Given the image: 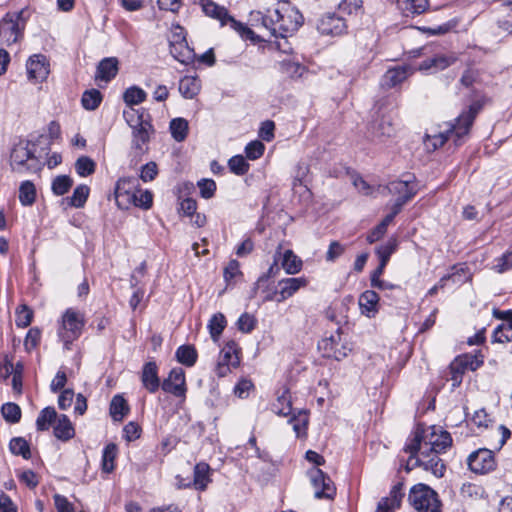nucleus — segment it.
Returning a JSON list of instances; mask_svg holds the SVG:
<instances>
[{
  "mask_svg": "<svg viewBox=\"0 0 512 512\" xmlns=\"http://www.w3.org/2000/svg\"><path fill=\"white\" fill-rule=\"evenodd\" d=\"M139 186L135 177H122L115 185L114 197L119 208L128 209L135 201V193Z\"/></svg>",
  "mask_w": 512,
  "mask_h": 512,
  "instance_id": "9",
  "label": "nucleus"
},
{
  "mask_svg": "<svg viewBox=\"0 0 512 512\" xmlns=\"http://www.w3.org/2000/svg\"><path fill=\"white\" fill-rule=\"evenodd\" d=\"M176 359L181 364L192 367L197 361V351L191 345H182L178 347L175 353Z\"/></svg>",
  "mask_w": 512,
  "mask_h": 512,
  "instance_id": "36",
  "label": "nucleus"
},
{
  "mask_svg": "<svg viewBox=\"0 0 512 512\" xmlns=\"http://www.w3.org/2000/svg\"><path fill=\"white\" fill-rule=\"evenodd\" d=\"M9 449L14 455H21L24 459H29L31 457L29 444L22 437L11 439Z\"/></svg>",
  "mask_w": 512,
  "mask_h": 512,
  "instance_id": "43",
  "label": "nucleus"
},
{
  "mask_svg": "<svg viewBox=\"0 0 512 512\" xmlns=\"http://www.w3.org/2000/svg\"><path fill=\"white\" fill-rule=\"evenodd\" d=\"M362 6V0H342L338 5V13L341 15H357Z\"/></svg>",
  "mask_w": 512,
  "mask_h": 512,
  "instance_id": "51",
  "label": "nucleus"
},
{
  "mask_svg": "<svg viewBox=\"0 0 512 512\" xmlns=\"http://www.w3.org/2000/svg\"><path fill=\"white\" fill-rule=\"evenodd\" d=\"M200 4L206 16L217 20L221 26H229L242 39L250 40L253 43L260 41L259 36L252 29L232 17L224 6L217 4L213 0H200Z\"/></svg>",
  "mask_w": 512,
  "mask_h": 512,
  "instance_id": "4",
  "label": "nucleus"
},
{
  "mask_svg": "<svg viewBox=\"0 0 512 512\" xmlns=\"http://www.w3.org/2000/svg\"><path fill=\"white\" fill-rule=\"evenodd\" d=\"M403 497V482H398L392 487L388 496L381 498L375 512H395L401 507Z\"/></svg>",
  "mask_w": 512,
  "mask_h": 512,
  "instance_id": "17",
  "label": "nucleus"
},
{
  "mask_svg": "<svg viewBox=\"0 0 512 512\" xmlns=\"http://www.w3.org/2000/svg\"><path fill=\"white\" fill-rule=\"evenodd\" d=\"M4 419L10 423H17L21 418V409L15 403H5L1 408Z\"/></svg>",
  "mask_w": 512,
  "mask_h": 512,
  "instance_id": "55",
  "label": "nucleus"
},
{
  "mask_svg": "<svg viewBox=\"0 0 512 512\" xmlns=\"http://www.w3.org/2000/svg\"><path fill=\"white\" fill-rule=\"evenodd\" d=\"M262 25L275 37L286 38L294 34L303 24V16L289 0L276 1L273 9L261 16Z\"/></svg>",
  "mask_w": 512,
  "mask_h": 512,
  "instance_id": "2",
  "label": "nucleus"
},
{
  "mask_svg": "<svg viewBox=\"0 0 512 512\" xmlns=\"http://www.w3.org/2000/svg\"><path fill=\"white\" fill-rule=\"evenodd\" d=\"M465 372L466 370L463 367H461V364H459V362L456 359H454L451 362V364L449 365V380L452 381V386L454 388L458 387L462 383L463 375Z\"/></svg>",
  "mask_w": 512,
  "mask_h": 512,
  "instance_id": "58",
  "label": "nucleus"
},
{
  "mask_svg": "<svg viewBox=\"0 0 512 512\" xmlns=\"http://www.w3.org/2000/svg\"><path fill=\"white\" fill-rule=\"evenodd\" d=\"M317 499L332 500L336 495L335 482H312Z\"/></svg>",
  "mask_w": 512,
  "mask_h": 512,
  "instance_id": "38",
  "label": "nucleus"
},
{
  "mask_svg": "<svg viewBox=\"0 0 512 512\" xmlns=\"http://www.w3.org/2000/svg\"><path fill=\"white\" fill-rule=\"evenodd\" d=\"M141 382L143 387L150 393H156L161 387L158 377V367L155 362H147L141 373Z\"/></svg>",
  "mask_w": 512,
  "mask_h": 512,
  "instance_id": "18",
  "label": "nucleus"
},
{
  "mask_svg": "<svg viewBox=\"0 0 512 512\" xmlns=\"http://www.w3.org/2000/svg\"><path fill=\"white\" fill-rule=\"evenodd\" d=\"M22 372L23 365L21 363L14 365L11 361L5 362V377L12 375V388L16 394L22 392Z\"/></svg>",
  "mask_w": 512,
  "mask_h": 512,
  "instance_id": "29",
  "label": "nucleus"
},
{
  "mask_svg": "<svg viewBox=\"0 0 512 512\" xmlns=\"http://www.w3.org/2000/svg\"><path fill=\"white\" fill-rule=\"evenodd\" d=\"M33 319V311L25 304L20 305L16 309V326L19 328L28 327Z\"/></svg>",
  "mask_w": 512,
  "mask_h": 512,
  "instance_id": "50",
  "label": "nucleus"
},
{
  "mask_svg": "<svg viewBox=\"0 0 512 512\" xmlns=\"http://www.w3.org/2000/svg\"><path fill=\"white\" fill-rule=\"evenodd\" d=\"M219 360L236 368L240 364V348L234 341L227 342L220 351Z\"/></svg>",
  "mask_w": 512,
  "mask_h": 512,
  "instance_id": "27",
  "label": "nucleus"
},
{
  "mask_svg": "<svg viewBox=\"0 0 512 512\" xmlns=\"http://www.w3.org/2000/svg\"><path fill=\"white\" fill-rule=\"evenodd\" d=\"M161 388L164 392L176 397H185L186 379L184 370L180 367L173 368L167 378L163 380Z\"/></svg>",
  "mask_w": 512,
  "mask_h": 512,
  "instance_id": "13",
  "label": "nucleus"
},
{
  "mask_svg": "<svg viewBox=\"0 0 512 512\" xmlns=\"http://www.w3.org/2000/svg\"><path fill=\"white\" fill-rule=\"evenodd\" d=\"M272 410L279 416H288L292 412L290 396L283 393L279 396L275 403L272 405Z\"/></svg>",
  "mask_w": 512,
  "mask_h": 512,
  "instance_id": "49",
  "label": "nucleus"
},
{
  "mask_svg": "<svg viewBox=\"0 0 512 512\" xmlns=\"http://www.w3.org/2000/svg\"><path fill=\"white\" fill-rule=\"evenodd\" d=\"M102 101V95L100 91L92 89L83 93L81 102L86 110L93 111L100 105Z\"/></svg>",
  "mask_w": 512,
  "mask_h": 512,
  "instance_id": "46",
  "label": "nucleus"
},
{
  "mask_svg": "<svg viewBox=\"0 0 512 512\" xmlns=\"http://www.w3.org/2000/svg\"><path fill=\"white\" fill-rule=\"evenodd\" d=\"M397 247V240L394 238L389 239L384 245L376 248V254L382 264H387L391 255L394 253Z\"/></svg>",
  "mask_w": 512,
  "mask_h": 512,
  "instance_id": "54",
  "label": "nucleus"
},
{
  "mask_svg": "<svg viewBox=\"0 0 512 512\" xmlns=\"http://www.w3.org/2000/svg\"><path fill=\"white\" fill-rule=\"evenodd\" d=\"M146 116H148V114L143 109L139 110L128 107L123 111V117L132 129L141 127L144 123H150L149 120L146 119Z\"/></svg>",
  "mask_w": 512,
  "mask_h": 512,
  "instance_id": "32",
  "label": "nucleus"
},
{
  "mask_svg": "<svg viewBox=\"0 0 512 512\" xmlns=\"http://www.w3.org/2000/svg\"><path fill=\"white\" fill-rule=\"evenodd\" d=\"M318 348L326 358H332L337 361L347 357L351 349L341 342V335L337 332L335 335L326 337L318 343Z\"/></svg>",
  "mask_w": 512,
  "mask_h": 512,
  "instance_id": "11",
  "label": "nucleus"
},
{
  "mask_svg": "<svg viewBox=\"0 0 512 512\" xmlns=\"http://www.w3.org/2000/svg\"><path fill=\"white\" fill-rule=\"evenodd\" d=\"M459 364H461V367H463L466 371H475L479 367L483 365V356L480 352L478 353H465L462 355H459L455 358Z\"/></svg>",
  "mask_w": 512,
  "mask_h": 512,
  "instance_id": "33",
  "label": "nucleus"
},
{
  "mask_svg": "<svg viewBox=\"0 0 512 512\" xmlns=\"http://www.w3.org/2000/svg\"><path fill=\"white\" fill-rule=\"evenodd\" d=\"M24 27L21 13L7 14L0 22V37L6 44H14L22 38Z\"/></svg>",
  "mask_w": 512,
  "mask_h": 512,
  "instance_id": "8",
  "label": "nucleus"
},
{
  "mask_svg": "<svg viewBox=\"0 0 512 512\" xmlns=\"http://www.w3.org/2000/svg\"><path fill=\"white\" fill-rule=\"evenodd\" d=\"M129 412V406L121 395H115L110 403V414L114 421H122Z\"/></svg>",
  "mask_w": 512,
  "mask_h": 512,
  "instance_id": "34",
  "label": "nucleus"
},
{
  "mask_svg": "<svg viewBox=\"0 0 512 512\" xmlns=\"http://www.w3.org/2000/svg\"><path fill=\"white\" fill-rule=\"evenodd\" d=\"M153 203V195L150 191H142L137 188L135 193V201L132 202V206L140 207L143 209H149Z\"/></svg>",
  "mask_w": 512,
  "mask_h": 512,
  "instance_id": "61",
  "label": "nucleus"
},
{
  "mask_svg": "<svg viewBox=\"0 0 512 512\" xmlns=\"http://www.w3.org/2000/svg\"><path fill=\"white\" fill-rule=\"evenodd\" d=\"M481 108L482 104L479 101L472 103L467 110L457 117L455 124L449 125L447 130L433 136H427L425 142L427 148L430 149V146H432V149L435 150L452 138L456 144H459L462 137L469 133L474 119Z\"/></svg>",
  "mask_w": 512,
  "mask_h": 512,
  "instance_id": "3",
  "label": "nucleus"
},
{
  "mask_svg": "<svg viewBox=\"0 0 512 512\" xmlns=\"http://www.w3.org/2000/svg\"><path fill=\"white\" fill-rule=\"evenodd\" d=\"M510 436L511 432L507 427L503 425L498 426L496 431H494L492 434L491 446L495 450H500L506 443L507 439L510 438Z\"/></svg>",
  "mask_w": 512,
  "mask_h": 512,
  "instance_id": "53",
  "label": "nucleus"
},
{
  "mask_svg": "<svg viewBox=\"0 0 512 512\" xmlns=\"http://www.w3.org/2000/svg\"><path fill=\"white\" fill-rule=\"evenodd\" d=\"M73 185V180L67 175L57 176L52 182V191L61 196L67 193Z\"/></svg>",
  "mask_w": 512,
  "mask_h": 512,
  "instance_id": "52",
  "label": "nucleus"
},
{
  "mask_svg": "<svg viewBox=\"0 0 512 512\" xmlns=\"http://www.w3.org/2000/svg\"><path fill=\"white\" fill-rule=\"evenodd\" d=\"M228 165L230 170L237 175H244L249 170V164L242 155L233 156Z\"/></svg>",
  "mask_w": 512,
  "mask_h": 512,
  "instance_id": "59",
  "label": "nucleus"
},
{
  "mask_svg": "<svg viewBox=\"0 0 512 512\" xmlns=\"http://www.w3.org/2000/svg\"><path fill=\"white\" fill-rule=\"evenodd\" d=\"M454 272L443 276L442 278H446V283L448 281H452L454 284H462L469 279V276L466 273V270L462 266H454Z\"/></svg>",
  "mask_w": 512,
  "mask_h": 512,
  "instance_id": "63",
  "label": "nucleus"
},
{
  "mask_svg": "<svg viewBox=\"0 0 512 512\" xmlns=\"http://www.w3.org/2000/svg\"><path fill=\"white\" fill-rule=\"evenodd\" d=\"M85 325L84 315L74 308H68L59 320L57 334L66 349L77 340Z\"/></svg>",
  "mask_w": 512,
  "mask_h": 512,
  "instance_id": "5",
  "label": "nucleus"
},
{
  "mask_svg": "<svg viewBox=\"0 0 512 512\" xmlns=\"http://www.w3.org/2000/svg\"><path fill=\"white\" fill-rule=\"evenodd\" d=\"M170 131L172 137L181 142L185 140L188 133V121L184 118H175L170 122Z\"/></svg>",
  "mask_w": 512,
  "mask_h": 512,
  "instance_id": "40",
  "label": "nucleus"
},
{
  "mask_svg": "<svg viewBox=\"0 0 512 512\" xmlns=\"http://www.w3.org/2000/svg\"><path fill=\"white\" fill-rule=\"evenodd\" d=\"M408 500L417 512H441L442 503L438 493L422 482L411 487Z\"/></svg>",
  "mask_w": 512,
  "mask_h": 512,
  "instance_id": "6",
  "label": "nucleus"
},
{
  "mask_svg": "<svg viewBox=\"0 0 512 512\" xmlns=\"http://www.w3.org/2000/svg\"><path fill=\"white\" fill-rule=\"evenodd\" d=\"M397 8L406 16H414L424 13L428 6V0H397Z\"/></svg>",
  "mask_w": 512,
  "mask_h": 512,
  "instance_id": "23",
  "label": "nucleus"
},
{
  "mask_svg": "<svg viewBox=\"0 0 512 512\" xmlns=\"http://www.w3.org/2000/svg\"><path fill=\"white\" fill-rule=\"evenodd\" d=\"M201 84L198 78L185 76L179 82V92L186 99H193L200 92Z\"/></svg>",
  "mask_w": 512,
  "mask_h": 512,
  "instance_id": "28",
  "label": "nucleus"
},
{
  "mask_svg": "<svg viewBox=\"0 0 512 512\" xmlns=\"http://www.w3.org/2000/svg\"><path fill=\"white\" fill-rule=\"evenodd\" d=\"M57 413L53 407L44 408L37 417L36 426L40 431L48 430L53 421H56Z\"/></svg>",
  "mask_w": 512,
  "mask_h": 512,
  "instance_id": "39",
  "label": "nucleus"
},
{
  "mask_svg": "<svg viewBox=\"0 0 512 512\" xmlns=\"http://www.w3.org/2000/svg\"><path fill=\"white\" fill-rule=\"evenodd\" d=\"M117 455V446L110 443L105 446L102 455V469L105 472H111L114 469V460Z\"/></svg>",
  "mask_w": 512,
  "mask_h": 512,
  "instance_id": "48",
  "label": "nucleus"
},
{
  "mask_svg": "<svg viewBox=\"0 0 512 512\" xmlns=\"http://www.w3.org/2000/svg\"><path fill=\"white\" fill-rule=\"evenodd\" d=\"M264 150H265L264 144L262 142L256 140V141H252L247 144V146L245 148V153H246L247 158H249L251 160H256L263 155Z\"/></svg>",
  "mask_w": 512,
  "mask_h": 512,
  "instance_id": "62",
  "label": "nucleus"
},
{
  "mask_svg": "<svg viewBox=\"0 0 512 512\" xmlns=\"http://www.w3.org/2000/svg\"><path fill=\"white\" fill-rule=\"evenodd\" d=\"M236 324L239 331L243 333H250L256 327L257 319L252 314L243 313Z\"/></svg>",
  "mask_w": 512,
  "mask_h": 512,
  "instance_id": "60",
  "label": "nucleus"
},
{
  "mask_svg": "<svg viewBox=\"0 0 512 512\" xmlns=\"http://www.w3.org/2000/svg\"><path fill=\"white\" fill-rule=\"evenodd\" d=\"M280 260L281 266L287 274L294 275L299 273L302 269V260L290 249L285 250L284 253L281 254Z\"/></svg>",
  "mask_w": 512,
  "mask_h": 512,
  "instance_id": "26",
  "label": "nucleus"
},
{
  "mask_svg": "<svg viewBox=\"0 0 512 512\" xmlns=\"http://www.w3.org/2000/svg\"><path fill=\"white\" fill-rule=\"evenodd\" d=\"M455 61L456 58L453 55L439 54L422 61L419 65V70L435 73L446 69Z\"/></svg>",
  "mask_w": 512,
  "mask_h": 512,
  "instance_id": "20",
  "label": "nucleus"
},
{
  "mask_svg": "<svg viewBox=\"0 0 512 512\" xmlns=\"http://www.w3.org/2000/svg\"><path fill=\"white\" fill-rule=\"evenodd\" d=\"M308 285L305 277L285 278L278 282L279 291H275L276 302L280 303L292 297L301 288Z\"/></svg>",
  "mask_w": 512,
  "mask_h": 512,
  "instance_id": "16",
  "label": "nucleus"
},
{
  "mask_svg": "<svg viewBox=\"0 0 512 512\" xmlns=\"http://www.w3.org/2000/svg\"><path fill=\"white\" fill-rule=\"evenodd\" d=\"M31 146L34 145L23 139L14 144L10 153V166L13 172L24 174L36 171L37 159Z\"/></svg>",
  "mask_w": 512,
  "mask_h": 512,
  "instance_id": "7",
  "label": "nucleus"
},
{
  "mask_svg": "<svg viewBox=\"0 0 512 512\" xmlns=\"http://www.w3.org/2000/svg\"><path fill=\"white\" fill-rule=\"evenodd\" d=\"M387 188L391 194L398 195L397 199L407 198V202L416 194V190L409 185L408 181H393L388 184Z\"/></svg>",
  "mask_w": 512,
  "mask_h": 512,
  "instance_id": "31",
  "label": "nucleus"
},
{
  "mask_svg": "<svg viewBox=\"0 0 512 512\" xmlns=\"http://www.w3.org/2000/svg\"><path fill=\"white\" fill-rule=\"evenodd\" d=\"M36 200V188L33 182L26 180L19 187V201L23 206H32Z\"/></svg>",
  "mask_w": 512,
  "mask_h": 512,
  "instance_id": "37",
  "label": "nucleus"
},
{
  "mask_svg": "<svg viewBox=\"0 0 512 512\" xmlns=\"http://www.w3.org/2000/svg\"><path fill=\"white\" fill-rule=\"evenodd\" d=\"M379 296L373 290L364 291L359 297V306L362 314L371 317L378 311Z\"/></svg>",
  "mask_w": 512,
  "mask_h": 512,
  "instance_id": "25",
  "label": "nucleus"
},
{
  "mask_svg": "<svg viewBox=\"0 0 512 512\" xmlns=\"http://www.w3.org/2000/svg\"><path fill=\"white\" fill-rule=\"evenodd\" d=\"M96 164L88 156H81L75 163V170L81 177H87L95 172Z\"/></svg>",
  "mask_w": 512,
  "mask_h": 512,
  "instance_id": "47",
  "label": "nucleus"
},
{
  "mask_svg": "<svg viewBox=\"0 0 512 512\" xmlns=\"http://www.w3.org/2000/svg\"><path fill=\"white\" fill-rule=\"evenodd\" d=\"M132 130V148L136 151L137 154H143L146 151V146L149 142L152 125L151 123H144L143 126Z\"/></svg>",
  "mask_w": 512,
  "mask_h": 512,
  "instance_id": "22",
  "label": "nucleus"
},
{
  "mask_svg": "<svg viewBox=\"0 0 512 512\" xmlns=\"http://www.w3.org/2000/svg\"><path fill=\"white\" fill-rule=\"evenodd\" d=\"M118 73V60L115 57L104 58L97 67L96 79L109 82Z\"/></svg>",
  "mask_w": 512,
  "mask_h": 512,
  "instance_id": "24",
  "label": "nucleus"
},
{
  "mask_svg": "<svg viewBox=\"0 0 512 512\" xmlns=\"http://www.w3.org/2000/svg\"><path fill=\"white\" fill-rule=\"evenodd\" d=\"M227 325L225 316L222 313L214 314L208 323V329L212 340L217 343Z\"/></svg>",
  "mask_w": 512,
  "mask_h": 512,
  "instance_id": "35",
  "label": "nucleus"
},
{
  "mask_svg": "<svg viewBox=\"0 0 512 512\" xmlns=\"http://www.w3.org/2000/svg\"><path fill=\"white\" fill-rule=\"evenodd\" d=\"M89 187L87 185H79L75 188L71 197H68L66 200L68 201L70 206L80 208L82 207L89 195Z\"/></svg>",
  "mask_w": 512,
  "mask_h": 512,
  "instance_id": "44",
  "label": "nucleus"
},
{
  "mask_svg": "<svg viewBox=\"0 0 512 512\" xmlns=\"http://www.w3.org/2000/svg\"><path fill=\"white\" fill-rule=\"evenodd\" d=\"M493 315L497 319L503 320V323L498 325L493 333V338L496 342L505 343L512 340V311H501L494 309Z\"/></svg>",
  "mask_w": 512,
  "mask_h": 512,
  "instance_id": "15",
  "label": "nucleus"
},
{
  "mask_svg": "<svg viewBox=\"0 0 512 512\" xmlns=\"http://www.w3.org/2000/svg\"><path fill=\"white\" fill-rule=\"evenodd\" d=\"M55 422L54 435L58 439L69 440L74 436V428L66 415L57 416Z\"/></svg>",
  "mask_w": 512,
  "mask_h": 512,
  "instance_id": "30",
  "label": "nucleus"
},
{
  "mask_svg": "<svg viewBox=\"0 0 512 512\" xmlns=\"http://www.w3.org/2000/svg\"><path fill=\"white\" fill-rule=\"evenodd\" d=\"M281 247H282L281 245L278 246L276 253L274 255V263L269 267L267 273L260 276L258 278L257 282L255 283V288H254L255 291L257 289H259V287L262 283L266 282L270 277L276 276V274L279 272V267L277 266V262H278V260H280V257H281Z\"/></svg>",
  "mask_w": 512,
  "mask_h": 512,
  "instance_id": "57",
  "label": "nucleus"
},
{
  "mask_svg": "<svg viewBox=\"0 0 512 512\" xmlns=\"http://www.w3.org/2000/svg\"><path fill=\"white\" fill-rule=\"evenodd\" d=\"M451 444V435L441 427L418 425L405 445L404 450L410 456L405 464H400L399 472L419 468L426 477H444L446 466L438 454L445 452Z\"/></svg>",
  "mask_w": 512,
  "mask_h": 512,
  "instance_id": "1",
  "label": "nucleus"
},
{
  "mask_svg": "<svg viewBox=\"0 0 512 512\" xmlns=\"http://www.w3.org/2000/svg\"><path fill=\"white\" fill-rule=\"evenodd\" d=\"M170 53L174 59L185 65L193 63L195 59V53L193 49L188 46L185 40L171 43Z\"/></svg>",
  "mask_w": 512,
  "mask_h": 512,
  "instance_id": "21",
  "label": "nucleus"
},
{
  "mask_svg": "<svg viewBox=\"0 0 512 512\" xmlns=\"http://www.w3.org/2000/svg\"><path fill=\"white\" fill-rule=\"evenodd\" d=\"M495 459L490 449H479L468 457L469 469L478 475H484L494 470Z\"/></svg>",
  "mask_w": 512,
  "mask_h": 512,
  "instance_id": "12",
  "label": "nucleus"
},
{
  "mask_svg": "<svg viewBox=\"0 0 512 512\" xmlns=\"http://www.w3.org/2000/svg\"><path fill=\"white\" fill-rule=\"evenodd\" d=\"M413 73V70L408 65L397 66L386 71L381 80V86L385 88H392Z\"/></svg>",
  "mask_w": 512,
  "mask_h": 512,
  "instance_id": "19",
  "label": "nucleus"
},
{
  "mask_svg": "<svg viewBox=\"0 0 512 512\" xmlns=\"http://www.w3.org/2000/svg\"><path fill=\"white\" fill-rule=\"evenodd\" d=\"M241 276L242 272L240 270L239 262L235 259L230 260L223 271V277L227 286L235 284L237 278Z\"/></svg>",
  "mask_w": 512,
  "mask_h": 512,
  "instance_id": "45",
  "label": "nucleus"
},
{
  "mask_svg": "<svg viewBox=\"0 0 512 512\" xmlns=\"http://www.w3.org/2000/svg\"><path fill=\"white\" fill-rule=\"evenodd\" d=\"M289 423L292 425L296 436L303 437L306 435L308 426V414L304 411H300L297 415H293L289 419Z\"/></svg>",
  "mask_w": 512,
  "mask_h": 512,
  "instance_id": "41",
  "label": "nucleus"
},
{
  "mask_svg": "<svg viewBox=\"0 0 512 512\" xmlns=\"http://www.w3.org/2000/svg\"><path fill=\"white\" fill-rule=\"evenodd\" d=\"M395 128L390 118L383 117L379 123L374 126V133L377 137H391L394 135Z\"/></svg>",
  "mask_w": 512,
  "mask_h": 512,
  "instance_id": "56",
  "label": "nucleus"
},
{
  "mask_svg": "<svg viewBox=\"0 0 512 512\" xmlns=\"http://www.w3.org/2000/svg\"><path fill=\"white\" fill-rule=\"evenodd\" d=\"M29 80L39 83L44 81L49 74V63L43 55H33L26 63Z\"/></svg>",
  "mask_w": 512,
  "mask_h": 512,
  "instance_id": "14",
  "label": "nucleus"
},
{
  "mask_svg": "<svg viewBox=\"0 0 512 512\" xmlns=\"http://www.w3.org/2000/svg\"><path fill=\"white\" fill-rule=\"evenodd\" d=\"M345 18L337 13H326L317 22V30L322 35L341 36L347 31Z\"/></svg>",
  "mask_w": 512,
  "mask_h": 512,
  "instance_id": "10",
  "label": "nucleus"
},
{
  "mask_svg": "<svg viewBox=\"0 0 512 512\" xmlns=\"http://www.w3.org/2000/svg\"><path fill=\"white\" fill-rule=\"evenodd\" d=\"M40 339H41V331L38 328L33 327V328L29 329V331L25 337V340H24L25 349L27 351H30V350L36 348L40 342Z\"/></svg>",
  "mask_w": 512,
  "mask_h": 512,
  "instance_id": "64",
  "label": "nucleus"
},
{
  "mask_svg": "<svg viewBox=\"0 0 512 512\" xmlns=\"http://www.w3.org/2000/svg\"><path fill=\"white\" fill-rule=\"evenodd\" d=\"M146 92L136 86L128 88L123 95L124 102L129 106L138 105L146 99Z\"/></svg>",
  "mask_w": 512,
  "mask_h": 512,
  "instance_id": "42",
  "label": "nucleus"
}]
</instances>
